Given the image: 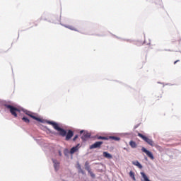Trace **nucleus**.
<instances>
[{"label":"nucleus","mask_w":181,"mask_h":181,"mask_svg":"<svg viewBox=\"0 0 181 181\" xmlns=\"http://www.w3.org/2000/svg\"><path fill=\"white\" fill-rule=\"evenodd\" d=\"M98 139H103V141H108V136H98Z\"/></svg>","instance_id":"16"},{"label":"nucleus","mask_w":181,"mask_h":181,"mask_svg":"<svg viewBox=\"0 0 181 181\" xmlns=\"http://www.w3.org/2000/svg\"><path fill=\"white\" fill-rule=\"evenodd\" d=\"M79 172L82 173V175H84V170H83V169L79 170Z\"/></svg>","instance_id":"22"},{"label":"nucleus","mask_w":181,"mask_h":181,"mask_svg":"<svg viewBox=\"0 0 181 181\" xmlns=\"http://www.w3.org/2000/svg\"><path fill=\"white\" fill-rule=\"evenodd\" d=\"M59 155H62V153L59 152Z\"/></svg>","instance_id":"26"},{"label":"nucleus","mask_w":181,"mask_h":181,"mask_svg":"<svg viewBox=\"0 0 181 181\" xmlns=\"http://www.w3.org/2000/svg\"><path fill=\"white\" fill-rule=\"evenodd\" d=\"M104 142L103 141H96L91 146H90V149H95L97 148H101V145H103Z\"/></svg>","instance_id":"6"},{"label":"nucleus","mask_w":181,"mask_h":181,"mask_svg":"<svg viewBox=\"0 0 181 181\" xmlns=\"http://www.w3.org/2000/svg\"><path fill=\"white\" fill-rule=\"evenodd\" d=\"M26 115H28V117H30L31 118H33V119H35V121H39L40 122V121H42V119L39 117H37L36 116H34L32 112H29V111H25V112Z\"/></svg>","instance_id":"7"},{"label":"nucleus","mask_w":181,"mask_h":181,"mask_svg":"<svg viewBox=\"0 0 181 181\" xmlns=\"http://www.w3.org/2000/svg\"><path fill=\"white\" fill-rule=\"evenodd\" d=\"M132 163L135 166H137L139 169H142V165H141V163H139L138 160L133 161Z\"/></svg>","instance_id":"13"},{"label":"nucleus","mask_w":181,"mask_h":181,"mask_svg":"<svg viewBox=\"0 0 181 181\" xmlns=\"http://www.w3.org/2000/svg\"><path fill=\"white\" fill-rule=\"evenodd\" d=\"M85 169L89 173L90 177H92V179L95 178V174H94V173H93V171H91V168L90 167V163H88V161H86V163H85Z\"/></svg>","instance_id":"4"},{"label":"nucleus","mask_w":181,"mask_h":181,"mask_svg":"<svg viewBox=\"0 0 181 181\" xmlns=\"http://www.w3.org/2000/svg\"><path fill=\"white\" fill-rule=\"evenodd\" d=\"M22 119L23 121H24V122H26V124H29V122H30V120H29V119H28L27 117H23Z\"/></svg>","instance_id":"18"},{"label":"nucleus","mask_w":181,"mask_h":181,"mask_svg":"<svg viewBox=\"0 0 181 181\" xmlns=\"http://www.w3.org/2000/svg\"><path fill=\"white\" fill-rule=\"evenodd\" d=\"M138 136H139V138H141V139H143L144 142H146V144L150 145V146H153V145H155V143L153 141V140L148 138L146 136H144V134L138 133Z\"/></svg>","instance_id":"3"},{"label":"nucleus","mask_w":181,"mask_h":181,"mask_svg":"<svg viewBox=\"0 0 181 181\" xmlns=\"http://www.w3.org/2000/svg\"><path fill=\"white\" fill-rule=\"evenodd\" d=\"M90 136H91V134L90 133L86 132L82 135L81 139H82V141H87V139H88V138H90Z\"/></svg>","instance_id":"10"},{"label":"nucleus","mask_w":181,"mask_h":181,"mask_svg":"<svg viewBox=\"0 0 181 181\" xmlns=\"http://www.w3.org/2000/svg\"><path fill=\"white\" fill-rule=\"evenodd\" d=\"M178 62H180V60L178 59V60L175 61L174 64H176V63H178Z\"/></svg>","instance_id":"23"},{"label":"nucleus","mask_w":181,"mask_h":181,"mask_svg":"<svg viewBox=\"0 0 181 181\" xmlns=\"http://www.w3.org/2000/svg\"><path fill=\"white\" fill-rule=\"evenodd\" d=\"M74 135V133L71 130H69L66 136V141H70L71 139V137Z\"/></svg>","instance_id":"8"},{"label":"nucleus","mask_w":181,"mask_h":181,"mask_svg":"<svg viewBox=\"0 0 181 181\" xmlns=\"http://www.w3.org/2000/svg\"><path fill=\"white\" fill-rule=\"evenodd\" d=\"M108 139H112L113 141H119V137L114 136H108Z\"/></svg>","instance_id":"15"},{"label":"nucleus","mask_w":181,"mask_h":181,"mask_svg":"<svg viewBox=\"0 0 181 181\" xmlns=\"http://www.w3.org/2000/svg\"><path fill=\"white\" fill-rule=\"evenodd\" d=\"M77 169H78V170H81V165H80V163L77 164Z\"/></svg>","instance_id":"20"},{"label":"nucleus","mask_w":181,"mask_h":181,"mask_svg":"<svg viewBox=\"0 0 181 181\" xmlns=\"http://www.w3.org/2000/svg\"><path fill=\"white\" fill-rule=\"evenodd\" d=\"M80 132H81V134H83V131H81Z\"/></svg>","instance_id":"25"},{"label":"nucleus","mask_w":181,"mask_h":181,"mask_svg":"<svg viewBox=\"0 0 181 181\" xmlns=\"http://www.w3.org/2000/svg\"><path fill=\"white\" fill-rule=\"evenodd\" d=\"M129 145H130L131 148H135L137 146L136 143L134 141H131L129 142Z\"/></svg>","instance_id":"14"},{"label":"nucleus","mask_w":181,"mask_h":181,"mask_svg":"<svg viewBox=\"0 0 181 181\" xmlns=\"http://www.w3.org/2000/svg\"><path fill=\"white\" fill-rule=\"evenodd\" d=\"M5 107H6L8 110H10L11 115H13L15 118L18 117V114L16 112H21V110H19V108L15 107L11 105H5Z\"/></svg>","instance_id":"2"},{"label":"nucleus","mask_w":181,"mask_h":181,"mask_svg":"<svg viewBox=\"0 0 181 181\" xmlns=\"http://www.w3.org/2000/svg\"><path fill=\"white\" fill-rule=\"evenodd\" d=\"M66 28H68V29H71V30H76L73 26H66Z\"/></svg>","instance_id":"19"},{"label":"nucleus","mask_w":181,"mask_h":181,"mask_svg":"<svg viewBox=\"0 0 181 181\" xmlns=\"http://www.w3.org/2000/svg\"><path fill=\"white\" fill-rule=\"evenodd\" d=\"M159 98H162V96H157V100H159Z\"/></svg>","instance_id":"24"},{"label":"nucleus","mask_w":181,"mask_h":181,"mask_svg":"<svg viewBox=\"0 0 181 181\" xmlns=\"http://www.w3.org/2000/svg\"><path fill=\"white\" fill-rule=\"evenodd\" d=\"M141 151H142V152H144V153H146V155L148 158H150V159H151V160H153V159H155V157H153V154L152 153V152L146 149L145 147L141 148Z\"/></svg>","instance_id":"5"},{"label":"nucleus","mask_w":181,"mask_h":181,"mask_svg":"<svg viewBox=\"0 0 181 181\" xmlns=\"http://www.w3.org/2000/svg\"><path fill=\"white\" fill-rule=\"evenodd\" d=\"M103 155L106 159H112V155L110 154L108 152L104 151Z\"/></svg>","instance_id":"12"},{"label":"nucleus","mask_w":181,"mask_h":181,"mask_svg":"<svg viewBox=\"0 0 181 181\" xmlns=\"http://www.w3.org/2000/svg\"><path fill=\"white\" fill-rule=\"evenodd\" d=\"M77 138H78V135H76L73 141H76V139H77Z\"/></svg>","instance_id":"21"},{"label":"nucleus","mask_w":181,"mask_h":181,"mask_svg":"<svg viewBox=\"0 0 181 181\" xmlns=\"http://www.w3.org/2000/svg\"><path fill=\"white\" fill-rule=\"evenodd\" d=\"M80 146V144H78L76 146L72 147L70 150L71 155H73L75 152H77L78 151Z\"/></svg>","instance_id":"11"},{"label":"nucleus","mask_w":181,"mask_h":181,"mask_svg":"<svg viewBox=\"0 0 181 181\" xmlns=\"http://www.w3.org/2000/svg\"><path fill=\"white\" fill-rule=\"evenodd\" d=\"M52 162L54 163V168L55 170H59V168H60V163L57 161L56 159L52 158Z\"/></svg>","instance_id":"9"},{"label":"nucleus","mask_w":181,"mask_h":181,"mask_svg":"<svg viewBox=\"0 0 181 181\" xmlns=\"http://www.w3.org/2000/svg\"><path fill=\"white\" fill-rule=\"evenodd\" d=\"M47 124H49V125H52L53 128L56 129V131H58L61 136H66V135L67 134V132H66V130L59 127V124L53 121H48Z\"/></svg>","instance_id":"1"},{"label":"nucleus","mask_w":181,"mask_h":181,"mask_svg":"<svg viewBox=\"0 0 181 181\" xmlns=\"http://www.w3.org/2000/svg\"><path fill=\"white\" fill-rule=\"evenodd\" d=\"M129 176L133 179V180H135V173L132 171L129 172Z\"/></svg>","instance_id":"17"}]
</instances>
